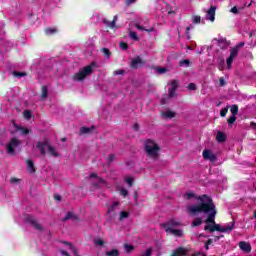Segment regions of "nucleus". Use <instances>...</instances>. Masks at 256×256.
Returning <instances> with one entry per match:
<instances>
[{
  "instance_id": "obj_1",
  "label": "nucleus",
  "mask_w": 256,
  "mask_h": 256,
  "mask_svg": "<svg viewBox=\"0 0 256 256\" xmlns=\"http://www.w3.org/2000/svg\"><path fill=\"white\" fill-rule=\"evenodd\" d=\"M186 199H197L198 204L196 205H190L188 207V213L190 215H198V214H204L208 215L207 219L205 220V223H211L212 225H206L204 226V231H210L211 233L218 231L221 233H231L233 229H235V222H230L228 226H219V224H215V216L217 215V209L215 208V203L211 197H209L207 194H203L201 196H196L195 193L189 192L185 194Z\"/></svg>"
},
{
  "instance_id": "obj_2",
  "label": "nucleus",
  "mask_w": 256,
  "mask_h": 256,
  "mask_svg": "<svg viewBox=\"0 0 256 256\" xmlns=\"http://www.w3.org/2000/svg\"><path fill=\"white\" fill-rule=\"evenodd\" d=\"M143 149L150 159L157 160L159 158L160 147L159 144H157L154 140L147 139Z\"/></svg>"
},
{
  "instance_id": "obj_3",
  "label": "nucleus",
  "mask_w": 256,
  "mask_h": 256,
  "mask_svg": "<svg viewBox=\"0 0 256 256\" xmlns=\"http://www.w3.org/2000/svg\"><path fill=\"white\" fill-rule=\"evenodd\" d=\"M91 74H93V66L87 65L83 69L78 70L77 73H74L73 81L82 82V81H84V79H86Z\"/></svg>"
},
{
  "instance_id": "obj_4",
  "label": "nucleus",
  "mask_w": 256,
  "mask_h": 256,
  "mask_svg": "<svg viewBox=\"0 0 256 256\" xmlns=\"http://www.w3.org/2000/svg\"><path fill=\"white\" fill-rule=\"evenodd\" d=\"M36 148L41 155H46V148H48V153H50L51 156L59 157V154L57 151H55V148L53 146H50L47 142H38Z\"/></svg>"
},
{
  "instance_id": "obj_5",
  "label": "nucleus",
  "mask_w": 256,
  "mask_h": 256,
  "mask_svg": "<svg viewBox=\"0 0 256 256\" xmlns=\"http://www.w3.org/2000/svg\"><path fill=\"white\" fill-rule=\"evenodd\" d=\"M21 144L17 138H12L11 141L7 144V154L14 155L15 149Z\"/></svg>"
},
{
  "instance_id": "obj_6",
  "label": "nucleus",
  "mask_w": 256,
  "mask_h": 256,
  "mask_svg": "<svg viewBox=\"0 0 256 256\" xmlns=\"http://www.w3.org/2000/svg\"><path fill=\"white\" fill-rule=\"evenodd\" d=\"M179 226H181V223H179L175 219H171L170 221H167L164 224H161V228H163L164 230L175 229V228H178Z\"/></svg>"
},
{
  "instance_id": "obj_7",
  "label": "nucleus",
  "mask_w": 256,
  "mask_h": 256,
  "mask_svg": "<svg viewBox=\"0 0 256 256\" xmlns=\"http://www.w3.org/2000/svg\"><path fill=\"white\" fill-rule=\"evenodd\" d=\"M237 55H239V50H237V48H233L232 50H230V55L226 60V64L228 65L229 69H231L232 63L237 57Z\"/></svg>"
},
{
  "instance_id": "obj_8",
  "label": "nucleus",
  "mask_w": 256,
  "mask_h": 256,
  "mask_svg": "<svg viewBox=\"0 0 256 256\" xmlns=\"http://www.w3.org/2000/svg\"><path fill=\"white\" fill-rule=\"evenodd\" d=\"M144 65V61L141 57L136 56L134 59L131 60L130 67L132 70H137L139 67Z\"/></svg>"
},
{
  "instance_id": "obj_9",
  "label": "nucleus",
  "mask_w": 256,
  "mask_h": 256,
  "mask_svg": "<svg viewBox=\"0 0 256 256\" xmlns=\"http://www.w3.org/2000/svg\"><path fill=\"white\" fill-rule=\"evenodd\" d=\"M116 22H117V15L113 16L112 21H109L107 18H104L102 20V23L105 24L106 28H109V29H114L116 27Z\"/></svg>"
},
{
  "instance_id": "obj_10",
  "label": "nucleus",
  "mask_w": 256,
  "mask_h": 256,
  "mask_svg": "<svg viewBox=\"0 0 256 256\" xmlns=\"http://www.w3.org/2000/svg\"><path fill=\"white\" fill-rule=\"evenodd\" d=\"M203 158L204 160H210L211 163H215L217 161V156L211 153L210 150L203 151Z\"/></svg>"
},
{
  "instance_id": "obj_11",
  "label": "nucleus",
  "mask_w": 256,
  "mask_h": 256,
  "mask_svg": "<svg viewBox=\"0 0 256 256\" xmlns=\"http://www.w3.org/2000/svg\"><path fill=\"white\" fill-rule=\"evenodd\" d=\"M214 41L216 42V45H218V47L221 49H227L229 47V45L231 44L225 38H221V39L215 38Z\"/></svg>"
},
{
  "instance_id": "obj_12",
  "label": "nucleus",
  "mask_w": 256,
  "mask_h": 256,
  "mask_svg": "<svg viewBox=\"0 0 256 256\" xmlns=\"http://www.w3.org/2000/svg\"><path fill=\"white\" fill-rule=\"evenodd\" d=\"M164 230H165V233H170L172 236L182 237L184 235V231L181 229L167 228Z\"/></svg>"
},
{
  "instance_id": "obj_13",
  "label": "nucleus",
  "mask_w": 256,
  "mask_h": 256,
  "mask_svg": "<svg viewBox=\"0 0 256 256\" xmlns=\"http://www.w3.org/2000/svg\"><path fill=\"white\" fill-rule=\"evenodd\" d=\"M238 247H240V250L245 252V253H250L251 252V245L249 242H244L241 241L238 243Z\"/></svg>"
},
{
  "instance_id": "obj_14",
  "label": "nucleus",
  "mask_w": 256,
  "mask_h": 256,
  "mask_svg": "<svg viewBox=\"0 0 256 256\" xmlns=\"http://www.w3.org/2000/svg\"><path fill=\"white\" fill-rule=\"evenodd\" d=\"M188 251L184 247H178L172 251L170 256H186Z\"/></svg>"
},
{
  "instance_id": "obj_15",
  "label": "nucleus",
  "mask_w": 256,
  "mask_h": 256,
  "mask_svg": "<svg viewBox=\"0 0 256 256\" xmlns=\"http://www.w3.org/2000/svg\"><path fill=\"white\" fill-rule=\"evenodd\" d=\"M117 206H119V202H113L108 208V215L112 216V218H115L116 216L115 208Z\"/></svg>"
},
{
  "instance_id": "obj_16",
  "label": "nucleus",
  "mask_w": 256,
  "mask_h": 256,
  "mask_svg": "<svg viewBox=\"0 0 256 256\" xmlns=\"http://www.w3.org/2000/svg\"><path fill=\"white\" fill-rule=\"evenodd\" d=\"M216 142H218L219 144L225 143L226 142V134L222 131H218V133L216 134Z\"/></svg>"
},
{
  "instance_id": "obj_17",
  "label": "nucleus",
  "mask_w": 256,
  "mask_h": 256,
  "mask_svg": "<svg viewBox=\"0 0 256 256\" xmlns=\"http://www.w3.org/2000/svg\"><path fill=\"white\" fill-rule=\"evenodd\" d=\"M14 127L16 131H20L23 136H26L31 132L28 128L18 126L17 124H14Z\"/></svg>"
},
{
  "instance_id": "obj_18",
  "label": "nucleus",
  "mask_w": 256,
  "mask_h": 256,
  "mask_svg": "<svg viewBox=\"0 0 256 256\" xmlns=\"http://www.w3.org/2000/svg\"><path fill=\"white\" fill-rule=\"evenodd\" d=\"M134 27L138 30V31H145V32H148V33H151L153 32V28H150V29H146L144 28V26H141V22L138 21L134 24Z\"/></svg>"
},
{
  "instance_id": "obj_19",
  "label": "nucleus",
  "mask_w": 256,
  "mask_h": 256,
  "mask_svg": "<svg viewBox=\"0 0 256 256\" xmlns=\"http://www.w3.org/2000/svg\"><path fill=\"white\" fill-rule=\"evenodd\" d=\"M47 97H49V89H47V86H43L41 88V100L46 101Z\"/></svg>"
},
{
  "instance_id": "obj_20",
  "label": "nucleus",
  "mask_w": 256,
  "mask_h": 256,
  "mask_svg": "<svg viewBox=\"0 0 256 256\" xmlns=\"http://www.w3.org/2000/svg\"><path fill=\"white\" fill-rule=\"evenodd\" d=\"M216 9H217L216 7L211 6L210 10L207 11V15L210 16V21L211 22H214V20H215V10Z\"/></svg>"
},
{
  "instance_id": "obj_21",
  "label": "nucleus",
  "mask_w": 256,
  "mask_h": 256,
  "mask_svg": "<svg viewBox=\"0 0 256 256\" xmlns=\"http://www.w3.org/2000/svg\"><path fill=\"white\" fill-rule=\"evenodd\" d=\"M94 131V126L91 127H81L80 128V135L89 134Z\"/></svg>"
},
{
  "instance_id": "obj_22",
  "label": "nucleus",
  "mask_w": 256,
  "mask_h": 256,
  "mask_svg": "<svg viewBox=\"0 0 256 256\" xmlns=\"http://www.w3.org/2000/svg\"><path fill=\"white\" fill-rule=\"evenodd\" d=\"M62 244L68 245L70 251L73 252L74 256H79V254H77V249L75 246H73V244L71 242H66V241H62Z\"/></svg>"
},
{
  "instance_id": "obj_23",
  "label": "nucleus",
  "mask_w": 256,
  "mask_h": 256,
  "mask_svg": "<svg viewBox=\"0 0 256 256\" xmlns=\"http://www.w3.org/2000/svg\"><path fill=\"white\" fill-rule=\"evenodd\" d=\"M58 32L57 28H45L44 33L47 36H53L54 34H56Z\"/></svg>"
},
{
  "instance_id": "obj_24",
  "label": "nucleus",
  "mask_w": 256,
  "mask_h": 256,
  "mask_svg": "<svg viewBox=\"0 0 256 256\" xmlns=\"http://www.w3.org/2000/svg\"><path fill=\"white\" fill-rule=\"evenodd\" d=\"M202 224H203L202 218L197 217L196 219H194V221L192 222L191 226H192V228H195L197 226H202Z\"/></svg>"
},
{
  "instance_id": "obj_25",
  "label": "nucleus",
  "mask_w": 256,
  "mask_h": 256,
  "mask_svg": "<svg viewBox=\"0 0 256 256\" xmlns=\"http://www.w3.org/2000/svg\"><path fill=\"white\" fill-rule=\"evenodd\" d=\"M33 228L38 230V232L44 231V227L42 226V224H39V222L35 220L33 221Z\"/></svg>"
},
{
  "instance_id": "obj_26",
  "label": "nucleus",
  "mask_w": 256,
  "mask_h": 256,
  "mask_svg": "<svg viewBox=\"0 0 256 256\" xmlns=\"http://www.w3.org/2000/svg\"><path fill=\"white\" fill-rule=\"evenodd\" d=\"M105 256H119V250L113 249L105 252Z\"/></svg>"
},
{
  "instance_id": "obj_27",
  "label": "nucleus",
  "mask_w": 256,
  "mask_h": 256,
  "mask_svg": "<svg viewBox=\"0 0 256 256\" xmlns=\"http://www.w3.org/2000/svg\"><path fill=\"white\" fill-rule=\"evenodd\" d=\"M176 115H177V113H175L173 111H170V110H168L167 112L163 113V116L165 118H169V119L174 118Z\"/></svg>"
},
{
  "instance_id": "obj_28",
  "label": "nucleus",
  "mask_w": 256,
  "mask_h": 256,
  "mask_svg": "<svg viewBox=\"0 0 256 256\" xmlns=\"http://www.w3.org/2000/svg\"><path fill=\"white\" fill-rule=\"evenodd\" d=\"M12 76L14 78H24L26 76L25 72L12 71Z\"/></svg>"
},
{
  "instance_id": "obj_29",
  "label": "nucleus",
  "mask_w": 256,
  "mask_h": 256,
  "mask_svg": "<svg viewBox=\"0 0 256 256\" xmlns=\"http://www.w3.org/2000/svg\"><path fill=\"white\" fill-rule=\"evenodd\" d=\"M101 52L103 53V55L106 56V58H108V59L111 58L112 52L108 48L103 47L101 49Z\"/></svg>"
},
{
  "instance_id": "obj_30",
  "label": "nucleus",
  "mask_w": 256,
  "mask_h": 256,
  "mask_svg": "<svg viewBox=\"0 0 256 256\" xmlns=\"http://www.w3.org/2000/svg\"><path fill=\"white\" fill-rule=\"evenodd\" d=\"M23 118H25L27 120H31V118H32L31 110H24L23 111Z\"/></svg>"
},
{
  "instance_id": "obj_31",
  "label": "nucleus",
  "mask_w": 256,
  "mask_h": 256,
  "mask_svg": "<svg viewBox=\"0 0 256 256\" xmlns=\"http://www.w3.org/2000/svg\"><path fill=\"white\" fill-rule=\"evenodd\" d=\"M74 216H75V213L68 212V213H66V216H65L64 218H62V221H63V222L69 221V220H71Z\"/></svg>"
},
{
  "instance_id": "obj_32",
  "label": "nucleus",
  "mask_w": 256,
  "mask_h": 256,
  "mask_svg": "<svg viewBox=\"0 0 256 256\" xmlns=\"http://www.w3.org/2000/svg\"><path fill=\"white\" fill-rule=\"evenodd\" d=\"M179 66H181V67H189V66H191V61L190 60H181V61H179Z\"/></svg>"
},
{
  "instance_id": "obj_33",
  "label": "nucleus",
  "mask_w": 256,
  "mask_h": 256,
  "mask_svg": "<svg viewBox=\"0 0 256 256\" xmlns=\"http://www.w3.org/2000/svg\"><path fill=\"white\" fill-rule=\"evenodd\" d=\"M230 113H232V116H236L237 113H239V107L237 105H233L232 108H230Z\"/></svg>"
},
{
  "instance_id": "obj_34",
  "label": "nucleus",
  "mask_w": 256,
  "mask_h": 256,
  "mask_svg": "<svg viewBox=\"0 0 256 256\" xmlns=\"http://www.w3.org/2000/svg\"><path fill=\"white\" fill-rule=\"evenodd\" d=\"M26 164H28V172L30 173V174H32L33 173V160H26Z\"/></svg>"
},
{
  "instance_id": "obj_35",
  "label": "nucleus",
  "mask_w": 256,
  "mask_h": 256,
  "mask_svg": "<svg viewBox=\"0 0 256 256\" xmlns=\"http://www.w3.org/2000/svg\"><path fill=\"white\" fill-rule=\"evenodd\" d=\"M25 222L28 223L30 226L33 225V217L29 214L25 215Z\"/></svg>"
},
{
  "instance_id": "obj_36",
  "label": "nucleus",
  "mask_w": 256,
  "mask_h": 256,
  "mask_svg": "<svg viewBox=\"0 0 256 256\" xmlns=\"http://www.w3.org/2000/svg\"><path fill=\"white\" fill-rule=\"evenodd\" d=\"M236 120H237L236 115L230 116V118H228V125H229V127H232L233 123H235Z\"/></svg>"
},
{
  "instance_id": "obj_37",
  "label": "nucleus",
  "mask_w": 256,
  "mask_h": 256,
  "mask_svg": "<svg viewBox=\"0 0 256 256\" xmlns=\"http://www.w3.org/2000/svg\"><path fill=\"white\" fill-rule=\"evenodd\" d=\"M175 91H177V89H175V88H168V97H170V98H173V97H175Z\"/></svg>"
},
{
  "instance_id": "obj_38",
  "label": "nucleus",
  "mask_w": 256,
  "mask_h": 256,
  "mask_svg": "<svg viewBox=\"0 0 256 256\" xmlns=\"http://www.w3.org/2000/svg\"><path fill=\"white\" fill-rule=\"evenodd\" d=\"M130 38L134 41H139V37L137 36V32L135 31L130 32Z\"/></svg>"
},
{
  "instance_id": "obj_39",
  "label": "nucleus",
  "mask_w": 256,
  "mask_h": 256,
  "mask_svg": "<svg viewBox=\"0 0 256 256\" xmlns=\"http://www.w3.org/2000/svg\"><path fill=\"white\" fill-rule=\"evenodd\" d=\"M126 218H129V213L126 212V211H121L120 212V220H123V219H126Z\"/></svg>"
},
{
  "instance_id": "obj_40",
  "label": "nucleus",
  "mask_w": 256,
  "mask_h": 256,
  "mask_svg": "<svg viewBox=\"0 0 256 256\" xmlns=\"http://www.w3.org/2000/svg\"><path fill=\"white\" fill-rule=\"evenodd\" d=\"M179 82L177 80L171 81V88L170 89H178Z\"/></svg>"
},
{
  "instance_id": "obj_41",
  "label": "nucleus",
  "mask_w": 256,
  "mask_h": 256,
  "mask_svg": "<svg viewBox=\"0 0 256 256\" xmlns=\"http://www.w3.org/2000/svg\"><path fill=\"white\" fill-rule=\"evenodd\" d=\"M115 158H116L115 154H109L107 158L108 164H111L113 161H115Z\"/></svg>"
},
{
  "instance_id": "obj_42",
  "label": "nucleus",
  "mask_w": 256,
  "mask_h": 256,
  "mask_svg": "<svg viewBox=\"0 0 256 256\" xmlns=\"http://www.w3.org/2000/svg\"><path fill=\"white\" fill-rule=\"evenodd\" d=\"M120 195L126 198L127 196H129V191L127 189H121Z\"/></svg>"
},
{
  "instance_id": "obj_43",
  "label": "nucleus",
  "mask_w": 256,
  "mask_h": 256,
  "mask_svg": "<svg viewBox=\"0 0 256 256\" xmlns=\"http://www.w3.org/2000/svg\"><path fill=\"white\" fill-rule=\"evenodd\" d=\"M134 250V246L133 245H129V244H125V251L130 253Z\"/></svg>"
},
{
  "instance_id": "obj_44",
  "label": "nucleus",
  "mask_w": 256,
  "mask_h": 256,
  "mask_svg": "<svg viewBox=\"0 0 256 256\" xmlns=\"http://www.w3.org/2000/svg\"><path fill=\"white\" fill-rule=\"evenodd\" d=\"M120 48L126 51L127 49H129V44H127L126 42H120Z\"/></svg>"
},
{
  "instance_id": "obj_45",
  "label": "nucleus",
  "mask_w": 256,
  "mask_h": 256,
  "mask_svg": "<svg viewBox=\"0 0 256 256\" xmlns=\"http://www.w3.org/2000/svg\"><path fill=\"white\" fill-rule=\"evenodd\" d=\"M125 183H127L128 186H133L134 179L131 177L125 178Z\"/></svg>"
},
{
  "instance_id": "obj_46",
  "label": "nucleus",
  "mask_w": 256,
  "mask_h": 256,
  "mask_svg": "<svg viewBox=\"0 0 256 256\" xmlns=\"http://www.w3.org/2000/svg\"><path fill=\"white\" fill-rule=\"evenodd\" d=\"M201 21V17L199 15H195L193 17V24H199Z\"/></svg>"
},
{
  "instance_id": "obj_47",
  "label": "nucleus",
  "mask_w": 256,
  "mask_h": 256,
  "mask_svg": "<svg viewBox=\"0 0 256 256\" xmlns=\"http://www.w3.org/2000/svg\"><path fill=\"white\" fill-rule=\"evenodd\" d=\"M141 256H152V248H149L148 250L143 252Z\"/></svg>"
},
{
  "instance_id": "obj_48",
  "label": "nucleus",
  "mask_w": 256,
  "mask_h": 256,
  "mask_svg": "<svg viewBox=\"0 0 256 256\" xmlns=\"http://www.w3.org/2000/svg\"><path fill=\"white\" fill-rule=\"evenodd\" d=\"M156 71L159 74H164V73L167 72V69L166 68H162V67H158V68H156Z\"/></svg>"
},
{
  "instance_id": "obj_49",
  "label": "nucleus",
  "mask_w": 256,
  "mask_h": 256,
  "mask_svg": "<svg viewBox=\"0 0 256 256\" xmlns=\"http://www.w3.org/2000/svg\"><path fill=\"white\" fill-rule=\"evenodd\" d=\"M188 89L190 91H196V89H197L196 84H194V83L188 84Z\"/></svg>"
},
{
  "instance_id": "obj_50",
  "label": "nucleus",
  "mask_w": 256,
  "mask_h": 256,
  "mask_svg": "<svg viewBox=\"0 0 256 256\" xmlns=\"http://www.w3.org/2000/svg\"><path fill=\"white\" fill-rule=\"evenodd\" d=\"M137 0H125V6L130 7V5L135 4Z\"/></svg>"
},
{
  "instance_id": "obj_51",
  "label": "nucleus",
  "mask_w": 256,
  "mask_h": 256,
  "mask_svg": "<svg viewBox=\"0 0 256 256\" xmlns=\"http://www.w3.org/2000/svg\"><path fill=\"white\" fill-rule=\"evenodd\" d=\"M226 114H228V107L222 109L220 112L221 117H226Z\"/></svg>"
},
{
  "instance_id": "obj_52",
  "label": "nucleus",
  "mask_w": 256,
  "mask_h": 256,
  "mask_svg": "<svg viewBox=\"0 0 256 256\" xmlns=\"http://www.w3.org/2000/svg\"><path fill=\"white\" fill-rule=\"evenodd\" d=\"M104 241L102 240V239H98V240H96L95 241V245H98L99 247H102V246H104Z\"/></svg>"
},
{
  "instance_id": "obj_53",
  "label": "nucleus",
  "mask_w": 256,
  "mask_h": 256,
  "mask_svg": "<svg viewBox=\"0 0 256 256\" xmlns=\"http://www.w3.org/2000/svg\"><path fill=\"white\" fill-rule=\"evenodd\" d=\"M226 85V81L223 77L219 78V86L224 87Z\"/></svg>"
},
{
  "instance_id": "obj_54",
  "label": "nucleus",
  "mask_w": 256,
  "mask_h": 256,
  "mask_svg": "<svg viewBox=\"0 0 256 256\" xmlns=\"http://www.w3.org/2000/svg\"><path fill=\"white\" fill-rule=\"evenodd\" d=\"M125 71L123 69L114 71V75H123Z\"/></svg>"
},
{
  "instance_id": "obj_55",
  "label": "nucleus",
  "mask_w": 256,
  "mask_h": 256,
  "mask_svg": "<svg viewBox=\"0 0 256 256\" xmlns=\"http://www.w3.org/2000/svg\"><path fill=\"white\" fill-rule=\"evenodd\" d=\"M230 12H232L234 15L239 14V10H237V7H232V9H230Z\"/></svg>"
},
{
  "instance_id": "obj_56",
  "label": "nucleus",
  "mask_w": 256,
  "mask_h": 256,
  "mask_svg": "<svg viewBox=\"0 0 256 256\" xmlns=\"http://www.w3.org/2000/svg\"><path fill=\"white\" fill-rule=\"evenodd\" d=\"M10 182L13 184L19 183V178L12 177V178H10Z\"/></svg>"
},
{
  "instance_id": "obj_57",
  "label": "nucleus",
  "mask_w": 256,
  "mask_h": 256,
  "mask_svg": "<svg viewBox=\"0 0 256 256\" xmlns=\"http://www.w3.org/2000/svg\"><path fill=\"white\" fill-rule=\"evenodd\" d=\"M54 199H55L56 201H61V200H62V197H61V195H59V194H55V195H54Z\"/></svg>"
},
{
  "instance_id": "obj_58",
  "label": "nucleus",
  "mask_w": 256,
  "mask_h": 256,
  "mask_svg": "<svg viewBox=\"0 0 256 256\" xmlns=\"http://www.w3.org/2000/svg\"><path fill=\"white\" fill-rule=\"evenodd\" d=\"M242 47H244V42L238 43L237 46L234 47V48H237V50H239V49L242 48Z\"/></svg>"
},
{
  "instance_id": "obj_59",
  "label": "nucleus",
  "mask_w": 256,
  "mask_h": 256,
  "mask_svg": "<svg viewBox=\"0 0 256 256\" xmlns=\"http://www.w3.org/2000/svg\"><path fill=\"white\" fill-rule=\"evenodd\" d=\"M60 252H61V255H63V256H71V254H69L65 250H60Z\"/></svg>"
},
{
  "instance_id": "obj_60",
  "label": "nucleus",
  "mask_w": 256,
  "mask_h": 256,
  "mask_svg": "<svg viewBox=\"0 0 256 256\" xmlns=\"http://www.w3.org/2000/svg\"><path fill=\"white\" fill-rule=\"evenodd\" d=\"M213 244V239H208L207 242H205V245L210 246Z\"/></svg>"
},
{
  "instance_id": "obj_61",
  "label": "nucleus",
  "mask_w": 256,
  "mask_h": 256,
  "mask_svg": "<svg viewBox=\"0 0 256 256\" xmlns=\"http://www.w3.org/2000/svg\"><path fill=\"white\" fill-rule=\"evenodd\" d=\"M132 129H134V131H138L139 129L138 123H135L134 126H132Z\"/></svg>"
},
{
  "instance_id": "obj_62",
  "label": "nucleus",
  "mask_w": 256,
  "mask_h": 256,
  "mask_svg": "<svg viewBox=\"0 0 256 256\" xmlns=\"http://www.w3.org/2000/svg\"><path fill=\"white\" fill-rule=\"evenodd\" d=\"M250 127H251V128H254L255 131H256V123H255V122H251V123H250Z\"/></svg>"
},
{
  "instance_id": "obj_63",
  "label": "nucleus",
  "mask_w": 256,
  "mask_h": 256,
  "mask_svg": "<svg viewBox=\"0 0 256 256\" xmlns=\"http://www.w3.org/2000/svg\"><path fill=\"white\" fill-rule=\"evenodd\" d=\"M90 178H97V173H91Z\"/></svg>"
},
{
  "instance_id": "obj_64",
  "label": "nucleus",
  "mask_w": 256,
  "mask_h": 256,
  "mask_svg": "<svg viewBox=\"0 0 256 256\" xmlns=\"http://www.w3.org/2000/svg\"><path fill=\"white\" fill-rule=\"evenodd\" d=\"M92 186H94L95 189H98L99 188V183H94V184H92Z\"/></svg>"
}]
</instances>
